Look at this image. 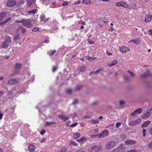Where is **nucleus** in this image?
Here are the masks:
<instances>
[{"label": "nucleus", "instance_id": "34", "mask_svg": "<svg viewBox=\"0 0 152 152\" xmlns=\"http://www.w3.org/2000/svg\"><path fill=\"white\" fill-rule=\"evenodd\" d=\"M80 136V134L78 133H75L74 134V137L75 138H78Z\"/></svg>", "mask_w": 152, "mask_h": 152}, {"label": "nucleus", "instance_id": "45", "mask_svg": "<svg viewBox=\"0 0 152 152\" xmlns=\"http://www.w3.org/2000/svg\"><path fill=\"white\" fill-rule=\"evenodd\" d=\"M148 147L149 148L152 149V141L148 144Z\"/></svg>", "mask_w": 152, "mask_h": 152}, {"label": "nucleus", "instance_id": "44", "mask_svg": "<svg viewBox=\"0 0 152 152\" xmlns=\"http://www.w3.org/2000/svg\"><path fill=\"white\" fill-rule=\"evenodd\" d=\"M92 58L91 57L89 56H86V58L88 60L90 61H92Z\"/></svg>", "mask_w": 152, "mask_h": 152}, {"label": "nucleus", "instance_id": "61", "mask_svg": "<svg viewBox=\"0 0 152 152\" xmlns=\"http://www.w3.org/2000/svg\"><path fill=\"white\" fill-rule=\"evenodd\" d=\"M90 118V116H85L83 118L84 119H87V118Z\"/></svg>", "mask_w": 152, "mask_h": 152}, {"label": "nucleus", "instance_id": "17", "mask_svg": "<svg viewBox=\"0 0 152 152\" xmlns=\"http://www.w3.org/2000/svg\"><path fill=\"white\" fill-rule=\"evenodd\" d=\"M151 15H147L145 18V20L146 22H148L150 21L151 20Z\"/></svg>", "mask_w": 152, "mask_h": 152}, {"label": "nucleus", "instance_id": "64", "mask_svg": "<svg viewBox=\"0 0 152 152\" xmlns=\"http://www.w3.org/2000/svg\"><path fill=\"white\" fill-rule=\"evenodd\" d=\"M149 34L152 35V29H150L149 31Z\"/></svg>", "mask_w": 152, "mask_h": 152}, {"label": "nucleus", "instance_id": "3", "mask_svg": "<svg viewBox=\"0 0 152 152\" xmlns=\"http://www.w3.org/2000/svg\"><path fill=\"white\" fill-rule=\"evenodd\" d=\"M102 148L101 145H95L91 148V151L92 152H101L102 151Z\"/></svg>", "mask_w": 152, "mask_h": 152}, {"label": "nucleus", "instance_id": "9", "mask_svg": "<svg viewBox=\"0 0 152 152\" xmlns=\"http://www.w3.org/2000/svg\"><path fill=\"white\" fill-rule=\"evenodd\" d=\"M120 49L121 52L123 53L129 51L130 50L129 48L124 46H122L120 48Z\"/></svg>", "mask_w": 152, "mask_h": 152}, {"label": "nucleus", "instance_id": "10", "mask_svg": "<svg viewBox=\"0 0 152 152\" xmlns=\"http://www.w3.org/2000/svg\"><path fill=\"white\" fill-rule=\"evenodd\" d=\"M109 133L108 131L107 130H104L98 137H104L107 136Z\"/></svg>", "mask_w": 152, "mask_h": 152}, {"label": "nucleus", "instance_id": "51", "mask_svg": "<svg viewBox=\"0 0 152 152\" xmlns=\"http://www.w3.org/2000/svg\"><path fill=\"white\" fill-rule=\"evenodd\" d=\"M68 3L66 1H65L62 4V5L63 6H66L68 5Z\"/></svg>", "mask_w": 152, "mask_h": 152}, {"label": "nucleus", "instance_id": "12", "mask_svg": "<svg viewBox=\"0 0 152 152\" xmlns=\"http://www.w3.org/2000/svg\"><path fill=\"white\" fill-rule=\"evenodd\" d=\"M137 142L136 141L132 140H128L125 142V144L126 145H133L136 144Z\"/></svg>", "mask_w": 152, "mask_h": 152}, {"label": "nucleus", "instance_id": "2", "mask_svg": "<svg viewBox=\"0 0 152 152\" xmlns=\"http://www.w3.org/2000/svg\"><path fill=\"white\" fill-rule=\"evenodd\" d=\"M11 42L10 37H7L5 40L3 42V44L1 45V47L2 48H7Z\"/></svg>", "mask_w": 152, "mask_h": 152}, {"label": "nucleus", "instance_id": "60", "mask_svg": "<svg viewBox=\"0 0 152 152\" xmlns=\"http://www.w3.org/2000/svg\"><path fill=\"white\" fill-rule=\"evenodd\" d=\"M127 152H137L136 150H132L127 151Z\"/></svg>", "mask_w": 152, "mask_h": 152}, {"label": "nucleus", "instance_id": "11", "mask_svg": "<svg viewBox=\"0 0 152 152\" xmlns=\"http://www.w3.org/2000/svg\"><path fill=\"white\" fill-rule=\"evenodd\" d=\"M124 150V147L121 146H118L113 150V152H123Z\"/></svg>", "mask_w": 152, "mask_h": 152}, {"label": "nucleus", "instance_id": "21", "mask_svg": "<svg viewBox=\"0 0 152 152\" xmlns=\"http://www.w3.org/2000/svg\"><path fill=\"white\" fill-rule=\"evenodd\" d=\"M151 123V122L150 121H146L142 125L141 127L142 128L146 127L150 124Z\"/></svg>", "mask_w": 152, "mask_h": 152}, {"label": "nucleus", "instance_id": "19", "mask_svg": "<svg viewBox=\"0 0 152 152\" xmlns=\"http://www.w3.org/2000/svg\"><path fill=\"white\" fill-rule=\"evenodd\" d=\"M140 38L139 37H138L136 39L131 40L129 42H132L137 45H138L139 44V43L140 42Z\"/></svg>", "mask_w": 152, "mask_h": 152}, {"label": "nucleus", "instance_id": "47", "mask_svg": "<svg viewBox=\"0 0 152 152\" xmlns=\"http://www.w3.org/2000/svg\"><path fill=\"white\" fill-rule=\"evenodd\" d=\"M39 28L37 27H35L32 30V31L33 32H35L39 30Z\"/></svg>", "mask_w": 152, "mask_h": 152}, {"label": "nucleus", "instance_id": "23", "mask_svg": "<svg viewBox=\"0 0 152 152\" xmlns=\"http://www.w3.org/2000/svg\"><path fill=\"white\" fill-rule=\"evenodd\" d=\"M6 15V13L5 12H2L0 13V21L2 20L3 18Z\"/></svg>", "mask_w": 152, "mask_h": 152}, {"label": "nucleus", "instance_id": "41", "mask_svg": "<svg viewBox=\"0 0 152 152\" xmlns=\"http://www.w3.org/2000/svg\"><path fill=\"white\" fill-rule=\"evenodd\" d=\"M121 123L120 122H117L115 124V126L116 128H118L121 125Z\"/></svg>", "mask_w": 152, "mask_h": 152}, {"label": "nucleus", "instance_id": "5", "mask_svg": "<svg viewBox=\"0 0 152 152\" xmlns=\"http://www.w3.org/2000/svg\"><path fill=\"white\" fill-rule=\"evenodd\" d=\"M116 143L114 141L110 142L107 143L106 148L107 149H109L113 147L115 145Z\"/></svg>", "mask_w": 152, "mask_h": 152}, {"label": "nucleus", "instance_id": "35", "mask_svg": "<svg viewBox=\"0 0 152 152\" xmlns=\"http://www.w3.org/2000/svg\"><path fill=\"white\" fill-rule=\"evenodd\" d=\"M66 91L67 93L69 94H71L72 93V89H67Z\"/></svg>", "mask_w": 152, "mask_h": 152}, {"label": "nucleus", "instance_id": "24", "mask_svg": "<svg viewBox=\"0 0 152 152\" xmlns=\"http://www.w3.org/2000/svg\"><path fill=\"white\" fill-rule=\"evenodd\" d=\"M28 148L30 152H32L34 150L35 148L33 145L31 144L28 146Z\"/></svg>", "mask_w": 152, "mask_h": 152}, {"label": "nucleus", "instance_id": "7", "mask_svg": "<svg viewBox=\"0 0 152 152\" xmlns=\"http://www.w3.org/2000/svg\"><path fill=\"white\" fill-rule=\"evenodd\" d=\"M140 76L143 78H145L151 76V74L149 70H147L143 74H141Z\"/></svg>", "mask_w": 152, "mask_h": 152}, {"label": "nucleus", "instance_id": "40", "mask_svg": "<svg viewBox=\"0 0 152 152\" xmlns=\"http://www.w3.org/2000/svg\"><path fill=\"white\" fill-rule=\"evenodd\" d=\"M102 70V69H100L96 70L95 72H94V73L96 74H97L99 73Z\"/></svg>", "mask_w": 152, "mask_h": 152}, {"label": "nucleus", "instance_id": "1", "mask_svg": "<svg viewBox=\"0 0 152 152\" xmlns=\"http://www.w3.org/2000/svg\"><path fill=\"white\" fill-rule=\"evenodd\" d=\"M15 22L16 23H22L23 25L27 28H30L33 26V24L31 23L30 21L28 20H24L23 18L22 19L20 20H16L15 21Z\"/></svg>", "mask_w": 152, "mask_h": 152}, {"label": "nucleus", "instance_id": "39", "mask_svg": "<svg viewBox=\"0 0 152 152\" xmlns=\"http://www.w3.org/2000/svg\"><path fill=\"white\" fill-rule=\"evenodd\" d=\"M86 69V68L85 67L83 66L79 68V70L80 72H82L84 71Z\"/></svg>", "mask_w": 152, "mask_h": 152}, {"label": "nucleus", "instance_id": "31", "mask_svg": "<svg viewBox=\"0 0 152 152\" xmlns=\"http://www.w3.org/2000/svg\"><path fill=\"white\" fill-rule=\"evenodd\" d=\"M20 28L21 29V31H22V34H24L26 32V29L24 28H23L22 26H20Z\"/></svg>", "mask_w": 152, "mask_h": 152}, {"label": "nucleus", "instance_id": "29", "mask_svg": "<svg viewBox=\"0 0 152 152\" xmlns=\"http://www.w3.org/2000/svg\"><path fill=\"white\" fill-rule=\"evenodd\" d=\"M91 1L90 0H83V2L86 4L88 5L91 3Z\"/></svg>", "mask_w": 152, "mask_h": 152}, {"label": "nucleus", "instance_id": "56", "mask_svg": "<svg viewBox=\"0 0 152 152\" xmlns=\"http://www.w3.org/2000/svg\"><path fill=\"white\" fill-rule=\"evenodd\" d=\"M45 132V130H43L40 132V134L42 135H43Z\"/></svg>", "mask_w": 152, "mask_h": 152}, {"label": "nucleus", "instance_id": "52", "mask_svg": "<svg viewBox=\"0 0 152 152\" xmlns=\"http://www.w3.org/2000/svg\"><path fill=\"white\" fill-rule=\"evenodd\" d=\"M114 90V88L113 87H110L109 89V91L110 92H113Z\"/></svg>", "mask_w": 152, "mask_h": 152}, {"label": "nucleus", "instance_id": "15", "mask_svg": "<svg viewBox=\"0 0 152 152\" xmlns=\"http://www.w3.org/2000/svg\"><path fill=\"white\" fill-rule=\"evenodd\" d=\"M21 66L20 64L17 63L15 64V70L16 72H18L20 69Z\"/></svg>", "mask_w": 152, "mask_h": 152}, {"label": "nucleus", "instance_id": "30", "mask_svg": "<svg viewBox=\"0 0 152 152\" xmlns=\"http://www.w3.org/2000/svg\"><path fill=\"white\" fill-rule=\"evenodd\" d=\"M37 9H35L33 10L28 11V13L29 14H31V13H32V14H34L35 13L36 11H37Z\"/></svg>", "mask_w": 152, "mask_h": 152}, {"label": "nucleus", "instance_id": "38", "mask_svg": "<svg viewBox=\"0 0 152 152\" xmlns=\"http://www.w3.org/2000/svg\"><path fill=\"white\" fill-rule=\"evenodd\" d=\"M125 104V102L123 100L120 101L119 102V104L120 106H122Z\"/></svg>", "mask_w": 152, "mask_h": 152}, {"label": "nucleus", "instance_id": "48", "mask_svg": "<svg viewBox=\"0 0 152 152\" xmlns=\"http://www.w3.org/2000/svg\"><path fill=\"white\" fill-rule=\"evenodd\" d=\"M127 72L129 73L131 75H132V77H134L135 76L130 71L128 70L127 71Z\"/></svg>", "mask_w": 152, "mask_h": 152}, {"label": "nucleus", "instance_id": "25", "mask_svg": "<svg viewBox=\"0 0 152 152\" xmlns=\"http://www.w3.org/2000/svg\"><path fill=\"white\" fill-rule=\"evenodd\" d=\"M124 79V80L126 81H130V78L126 75H124L123 76Z\"/></svg>", "mask_w": 152, "mask_h": 152}, {"label": "nucleus", "instance_id": "16", "mask_svg": "<svg viewBox=\"0 0 152 152\" xmlns=\"http://www.w3.org/2000/svg\"><path fill=\"white\" fill-rule=\"evenodd\" d=\"M26 1L28 6H31L36 1V0H26Z\"/></svg>", "mask_w": 152, "mask_h": 152}, {"label": "nucleus", "instance_id": "20", "mask_svg": "<svg viewBox=\"0 0 152 152\" xmlns=\"http://www.w3.org/2000/svg\"><path fill=\"white\" fill-rule=\"evenodd\" d=\"M83 87L82 85H77L75 88V91H80Z\"/></svg>", "mask_w": 152, "mask_h": 152}, {"label": "nucleus", "instance_id": "62", "mask_svg": "<svg viewBox=\"0 0 152 152\" xmlns=\"http://www.w3.org/2000/svg\"><path fill=\"white\" fill-rule=\"evenodd\" d=\"M80 3H81V1H78L77 2H74V4H80Z\"/></svg>", "mask_w": 152, "mask_h": 152}, {"label": "nucleus", "instance_id": "57", "mask_svg": "<svg viewBox=\"0 0 152 152\" xmlns=\"http://www.w3.org/2000/svg\"><path fill=\"white\" fill-rule=\"evenodd\" d=\"M70 144H73V145H77L76 142L72 141H71V142H70Z\"/></svg>", "mask_w": 152, "mask_h": 152}, {"label": "nucleus", "instance_id": "18", "mask_svg": "<svg viewBox=\"0 0 152 152\" xmlns=\"http://www.w3.org/2000/svg\"><path fill=\"white\" fill-rule=\"evenodd\" d=\"M151 112H147L142 117H141V118H148L151 115Z\"/></svg>", "mask_w": 152, "mask_h": 152}, {"label": "nucleus", "instance_id": "37", "mask_svg": "<svg viewBox=\"0 0 152 152\" xmlns=\"http://www.w3.org/2000/svg\"><path fill=\"white\" fill-rule=\"evenodd\" d=\"M78 100L77 99H75L72 102V104L73 105H75L76 104L78 103Z\"/></svg>", "mask_w": 152, "mask_h": 152}, {"label": "nucleus", "instance_id": "58", "mask_svg": "<svg viewBox=\"0 0 152 152\" xmlns=\"http://www.w3.org/2000/svg\"><path fill=\"white\" fill-rule=\"evenodd\" d=\"M20 28V26L16 29V31L18 33L19 32L20 30L21 31V29Z\"/></svg>", "mask_w": 152, "mask_h": 152}, {"label": "nucleus", "instance_id": "33", "mask_svg": "<svg viewBox=\"0 0 152 152\" xmlns=\"http://www.w3.org/2000/svg\"><path fill=\"white\" fill-rule=\"evenodd\" d=\"M85 137H83L80 138V139L77 140V141L79 142L80 143H81L83 141V140H85Z\"/></svg>", "mask_w": 152, "mask_h": 152}, {"label": "nucleus", "instance_id": "59", "mask_svg": "<svg viewBox=\"0 0 152 152\" xmlns=\"http://www.w3.org/2000/svg\"><path fill=\"white\" fill-rule=\"evenodd\" d=\"M137 114L135 112V111L133 112L131 114V115L132 116H133V115H135Z\"/></svg>", "mask_w": 152, "mask_h": 152}, {"label": "nucleus", "instance_id": "53", "mask_svg": "<svg viewBox=\"0 0 152 152\" xmlns=\"http://www.w3.org/2000/svg\"><path fill=\"white\" fill-rule=\"evenodd\" d=\"M112 63L114 65L118 63V61L116 60H115L113 61L112 62Z\"/></svg>", "mask_w": 152, "mask_h": 152}, {"label": "nucleus", "instance_id": "63", "mask_svg": "<svg viewBox=\"0 0 152 152\" xmlns=\"http://www.w3.org/2000/svg\"><path fill=\"white\" fill-rule=\"evenodd\" d=\"M45 141V138H43L42 139V140L40 141V142H44Z\"/></svg>", "mask_w": 152, "mask_h": 152}, {"label": "nucleus", "instance_id": "55", "mask_svg": "<svg viewBox=\"0 0 152 152\" xmlns=\"http://www.w3.org/2000/svg\"><path fill=\"white\" fill-rule=\"evenodd\" d=\"M88 42L90 44H93L94 42H92L91 40L90 39H88Z\"/></svg>", "mask_w": 152, "mask_h": 152}, {"label": "nucleus", "instance_id": "26", "mask_svg": "<svg viewBox=\"0 0 152 152\" xmlns=\"http://www.w3.org/2000/svg\"><path fill=\"white\" fill-rule=\"evenodd\" d=\"M20 38V35L18 33L14 36V39L15 41H16L18 39H19Z\"/></svg>", "mask_w": 152, "mask_h": 152}, {"label": "nucleus", "instance_id": "13", "mask_svg": "<svg viewBox=\"0 0 152 152\" xmlns=\"http://www.w3.org/2000/svg\"><path fill=\"white\" fill-rule=\"evenodd\" d=\"M116 6L118 7L122 6L125 7H127L128 5L125 3L121 1L117 3L116 4Z\"/></svg>", "mask_w": 152, "mask_h": 152}, {"label": "nucleus", "instance_id": "32", "mask_svg": "<svg viewBox=\"0 0 152 152\" xmlns=\"http://www.w3.org/2000/svg\"><path fill=\"white\" fill-rule=\"evenodd\" d=\"M56 123L55 122H49L48 121L46 122V125L47 126H50L52 124H56Z\"/></svg>", "mask_w": 152, "mask_h": 152}, {"label": "nucleus", "instance_id": "43", "mask_svg": "<svg viewBox=\"0 0 152 152\" xmlns=\"http://www.w3.org/2000/svg\"><path fill=\"white\" fill-rule=\"evenodd\" d=\"M67 150L65 148H62L60 152H67Z\"/></svg>", "mask_w": 152, "mask_h": 152}, {"label": "nucleus", "instance_id": "6", "mask_svg": "<svg viewBox=\"0 0 152 152\" xmlns=\"http://www.w3.org/2000/svg\"><path fill=\"white\" fill-rule=\"evenodd\" d=\"M18 80L15 79H11L8 80L7 84L10 85H13L16 84L17 83Z\"/></svg>", "mask_w": 152, "mask_h": 152}, {"label": "nucleus", "instance_id": "36", "mask_svg": "<svg viewBox=\"0 0 152 152\" xmlns=\"http://www.w3.org/2000/svg\"><path fill=\"white\" fill-rule=\"evenodd\" d=\"M56 50L50 51L49 52L48 54L50 56L53 55L56 52Z\"/></svg>", "mask_w": 152, "mask_h": 152}, {"label": "nucleus", "instance_id": "8", "mask_svg": "<svg viewBox=\"0 0 152 152\" xmlns=\"http://www.w3.org/2000/svg\"><path fill=\"white\" fill-rule=\"evenodd\" d=\"M141 121V120L140 118H138L137 120H134L131 121L129 123V125L131 126H133L139 124Z\"/></svg>", "mask_w": 152, "mask_h": 152}, {"label": "nucleus", "instance_id": "28", "mask_svg": "<svg viewBox=\"0 0 152 152\" xmlns=\"http://www.w3.org/2000/svg\"><path fill=\"white\" fill-rule=\"evenodd\" d=\"M142 111V108H140L136 110H135V112L137 114H140L141 113Z\"/></svg>", "mask_w": 152, "mask_h": 152}, {"label": "nucleus", "instance_id": "4", "mask_svg": "<svg viewBox=\"0 0 152 152\" xmlns=\"http://www.w3.org/2000/svg\"><path fill=\"white\" fill-rule=\"evenodd\" d=\"M16 4V1L13 0H9L7 2L6 4L8 7H12L15 5Z\"/></svg>", "mask_w": 152, "mask_h": 152}, {"label": "nucleus", "instance_id": "42", "mask_svg": "<svg viewBox=\"0 0 152 152\" xmlns=\"http://www.w3.org/2000/svg\"><path fill=\"white\" fill-rule=\"evenodd\" d=\"M142 134H143V137H145L146 135V130L145 129H142Z\"/></svg>", "mask_w": 152, "mask_h": 152}, {"label": "nucleus", "instance_id": "49", "mask_svg": "<svg viewBox=\"0 0 152 152\" xmlns=\"http://www.w3.org/2000/svg\"><path fill=\"white\" fill-rule=\"evenodd\" d=\"M98 103V102L97 101H95L94 102L92 103V105L93 106H95L97 105V104Z\"/></svg>", "mask_w": 152, "mask_h": 152}, {"label": "nucleus", "instance_id": "50", "mask_svg": "<svg viewBox=\"0 0 152 152\" xmlns=\"http://www.w3.org/2000/svg\"><path fill=\"white\" fill-rule=\"evenodd\" d=\"M77 124H78V123H74L73 124H72L71 125H70V127H74Z\"/></svg>", "mask_w": 152, "mask_h": 152}, {"label": "nucleus", "instance_id": "27", "mask_svg": "<svg viewBox=\"0 0 152 152\" xmlns=\"http://www.w3.org/2000/svg\"><path fill=\"white\" fill-rule=\"evenodd\" d=\"M99 122V121L98 119L94 120L92 119L91 121V123L92 124H98Z\"/></svg>", "mask_w": 152, "mask_h": 152}, {"label": "nucleus", "instance_id": "54", "mask_svg": "<svg viewBox=\"0 0 152 152\" xmlns=\"http://www.w3.org/2000/svg\"><path fill=\"white\" fill-rule=\"evenodd\" d=\"M57 69V67L56 66H54L53 67V71L54 72H55Z\"/></svg>", "mask_w": 152, "mask_h": 152}, {"label": "nucleus", "instance_id": "22", "mask_svg": "<svg viewBox=\"0 0 152 152\" xmlns=\"http://www.w3.org/2000/svg\"><path fill=\"white\" fill-rule=\"evenodd\" d=\"M11 19V18H8L6 19L5 20L2 22H0V25L1 26H2L4 24H5V23H7Z\"/></svg>", "mask_w": 152, "mask_h": 152}, {"label": "nucleus", "instance_id": "14", "mask_svg": "<svg viewBox=\"0 0 152 152\" xmlns=\"http://www.w3.org/2000/svg\"><path fill=\"white\" fill-rule=\"evenodd\" d=\"M58 117L63 120L64 121H65L69 119V117L63 115H58Z\"/></svg>", "mask_w": 152, "mask_h": 152}, {"label": "nucleus", "instance_id": "46", "mask_svg": "<svg viewBox=\"0 0 152 152\" xmlns=\"http://www.w3.org/2000/svg\"><path fill=\"white\" fill-rule=\"evenodd\" d=\"M40 19L41 21L44 20L45 18V15H42L40 17Z\"/></svg>", "mask_w": 152, "mask_h": 152}]
</instances>
